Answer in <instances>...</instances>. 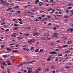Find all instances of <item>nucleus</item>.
<instances>
[{"mask_svg":"<svg viewBox=\"0 0 73 73\" xmlns=\"http://www.w3.org/2000/svg\"><path fill=\"white\" fill-rule=\"evenodd\" d=\"M50 54H57V52L54 51L50 52Z\"/></svg>","mask_w":73,"mask_h":73,"instance_id":"obj_1","label":"nucleus"},{"mask_svg":"<svg viewBox=\"0 0 73 73\" xmlns=\"http://www.w3.org/2000/svg\"><path fill=\"white\" fill-rule=\"evenodd\" d=\"M39 5H40V6H41L44 5V3H43L40 2L39 3Z\"/></svg>","mask_w":73,"mask_h":73,"instance_id":"obj_2","label":"nucleus"},{"mask_svg":"<svg viewBox=\"0 0 73 73\" xmlns=\"http://www.w3.org/2000/svg\"><path fill=\"white\" fill-rule=\"evenodd\" d=\"M68 38V37L66 36H63L62 37V39L63 40H66Z\"/></svg>","mask_w":73,"mask_h":73,"instance_id":"obj_3","label":"nucleus"},{"mask_svg":"<svg viewBox=\"0 0 73 73\" xmlns=\"http://www.w3.org/2000/svg\"><path fill=\"white\" fill-rule=\"evenodd\" d=\"M44 36H49V34L48 33H46L44 35Z\"/></svg>","mask_w":73,"mask_h":73,"instance_id":"obj_4","label":"nucleus"},{"mask_svg":"<svg viewBox=\"0 0 73 73\" xmlns=\"http://www.w3.org/2000/svg\"><path fill=\"white\" fill-rule=\"evenodd\" d=\"M1 3H2V4H6V2H5L3 1V0H1Z\"/></svg>","mask_w":73,"mask_h":73,"instance_id":"obj_5","label":"nucleus"},{"mask_svg":"<svg viewBox=\"0 0 73 73\" xmlns=\"http://www.w3.org/2000/svg\"><path fill=\"white\" fill-rule=\"evenodd\" d=\"M51 2H52V3H56V1L55 0H50Z\"/></svg>","mask_w":73,"mask_h":73,"instance_id":"obj_6","label":"nucleus"},{"mask_svg":"<svg viewBox=\"0 0 73 73\" xmlns=\"http://www.w3.org/2000/svg\"><path fill=\"white\" fill-rule=\"evenodd\" d=\"M23 37L22 36H19L17 37V38L18 39H20V40H21V39H23Z\"/></svg>","mask_w":73,"mask_h":73,"instance_id":"obj_7","label":"nucleus"},{"mask_svg":"<svg viewBox=\"0 0 73 73\" xmlns=\"http://www.w3.org/2000/svg\"><path fill=\"white\" fill-rule=\"evenodd\" d=\"M67 43L69 44H72V41L70 40L69 41H68L67 42Z\"/></svg>","mask_w":73,"mask_h":73,"instance_id":"obj_8","label":"nucleus"},{"mask_svg":"<svg viewBox=\"0 0 73 73\" xmlns=\"http://www.w3.org/2000/svg\"><path fill=\"white\" fill-rule=\"evenodd\" d=\"M34 34H35V35H36V36H40V35H41V34H39L38 33H34Z\"/></svg>","mask_w":73,"mask_h":73,"instance_id":"obj_9","label":"nucleus"},{"mask_svg":"<svg viewBox=\"0 0 73 73\" xmlns=\"http://www.w3.org/2000/svg\"><path fill=\"white\" fill-rule=\"evenodd\" d=\"M31 48L30 49V50H33L35 49L34 47L33 46H31Z\"/></svg>","mask_w":73,"mask_h":73,"instance_id":"obj_10","label":"nucleus"},{"mask_svg":"<svg viewBox=\"0 0 73 73\" xmlns=\"http://www.w3.org/2000/svg\"><path fill=\"white\" fill-rule=\"evenodd\" d=\"M37 70L39 71L40 72V71H41V68L40 67H39L38 68V69Z\"/></svg>","mask_w":73,"mask_h":73,"instance_id":"obj_11","label":"nucleus"},{"mask_svg":"<svg viewBox=\"0 0 73 73\" xmlns=\"http://www.w3.org/2000/svg\"><path fill=\"white\" fill-rule=\"evenodd\" d=\"M39 3V0H36L35 2V4H37Z\"/></svg>","mask_w":73,"mask_h":73,"instance_id":"obj_12","label":"nucleus"},{"mask_svg":"<svg viewBox=\"0 0 73 73\" xmlns=\"http://www.w3.org/2000/svg\"><path fill=\"white\" fill-rule=\"evenodd\" d=\"M65 68L66 69H69V68H70V66H65Z\"/></svg>","mask_w":73,"mask_h":73,"instance_id":"obj_13","label":"nucleus"},{"mask_svg":"<svg viewBox=\"0 0 73 73\" xmlns=\"http://www.w3.org/2000/svg\"><path fill=\"white\" fill-rule=\"evenodd\" d=\"M64 17H65V19H68L69 17L68 16H64Z\"/></svg>","mask_w":73,"mask_h":73,"instance_id":"obj_14","label":"nucleus"},{"mask_svg":"<svg viewBox=\"0 0 73 73\" xmlns=\"http://www.w3.org/2000/svg\"><path fill=\"white\" fill-rule=\"evenodd\" d=\"M38 19L39 20H42V18H41L40 17H38Z\"/></svg>","mask_w":73,"mask_h":73,"instance_id":"obj_15","label":"nucleus"},{"mask_svg":"<svg viewBox=\"0 0 73 73\" xmlns=\"http://www.w3.org/2000/svg\"><path fill=\"white\" fill-rule=\"evenodd\" d=\"M14 29L15 31H17V30H18V28H17V27H15L14 28Z\"/></svg>","mask_w":73,"mask_h":73,"instance_id":"obj_16","label":"nucleus"},{"mask_svg":"<svg viewBox=\"0 0 73 73\" xmlns=\"http://www.w3.org/2000/svg\"><path fill=\"white\" fill-rule=\"evenodd\" d=\"M29 35H30V34L29 33H27L24 34V35H25V36H29Z\"/></svg>","mask_w":73,"mask_h":73,"instance_id":"obj_17","label":"nucleus"},{"mask_svg":"<svg viewBox=\"0 0 73 73\" xmlns=\"http://www.w3.org/2000/svg\"><path fill=\"white\" fill-rule=\"evenodd\" d=\"M63 47L64 48H66V47H68V45H64L63 46Z\"/></svg>","mask_w":73,"mask_h":73,"instance_id":"obj_18","label":"nucleus"},{"mask_svg":"<svg viewBox=\"0 0 73 73\" xmlns=\"http://www.w3.org/2000/svg\"><path fill=\"white\" fill-rule=\"evenodd\" d=\"M51 69H54L55 68V67L54 66H51Z\"/></svg>","mask_w":73,"mask_h":73,"instance_id":"obj_19","label":"nucleus"},{"mask_svg":"<svg viewBox=\"0 0 73 73\" xmlns=\"http://www.w3.org/2000/svg\"><path fill=\"white\" fill-rule=\"evenodd\" d=\"M43 51V49H40L39 52V53H41V52H42Z\"/></svg>","mask_w":73,"mask_h":73,"instance_id":"obj_20","label":"nucleus"},{"mask_svg":"<svg viewBox=\"0 0 73 73\" xmlns=\"http://www.w3.org/2000/svg\"><path fill=\"white\" fill-rule=\"evenodd\" d=\"M62 56V54H58V56H59V57H60V56Z\"/></svg>","mask_w":73,"mask_h":73,"instance_id":"obj_21","label":"nucleus"},{"mask_svg":"<svg viewBox=\"0 0 73 73\" xmlns=\"http://www.w3.org/2000/svg\"><path fill=\"white\" fill-rule=\"evenodd\" d=\"M35 39H31L30 40V41H31V42H34V41H35Z\"/></svg>","mask_w":73,"mask_h":73,"instance_id":"obj_22","label":"nucleus"},{"mask_svg":"<svg viewBox=\"0 0 73 73\" xmlns=\"http://www.w3.org/2000/svg\"><path fill=\"white\" fill-rule=\"evenodd\" d=\"M50 37L46 38V40H50Z\"/></svg>","mask_w":73,"mask_h":73,"instance_id":"obj_23","label":"nucleus"},{"mask_svg":"<svg viewBox=\"0 0 73 73\" xmlns=\"http://www.w3.org/2000/svg\"><path fill=\"white\" fill-rule=\"evenodd\" d=\"M7 63H9L10 62V61H9V60L7 59Z\"/></svg>","mask_w":73,"mask_h":73,"instance_id":"obj_24","label":"nucleus"},{"mask_svg":"<svg viewBox=\"0 0 73 73\" xmlns=\"http://www.w3.org/2000/svg\"><path fill=\"white\" fill-rule=\"evenodd\" d=\"M70 51L69 50H67L65 52V53H69Z\"/></svg>","mask_w":73,"mask_h":73,"instance_id":"obj_25","label":"nucleus"},{"mask_svg":"<svg viewBox=\"0 0 73 73\" xmlns=\"http://www.w3.org/2000/svg\"><path fill=\"white\" fill-rule=\"evenodd\" d=\"M50 60H51V59H50V58H48L47 59V61H50Z\"/></svg>","mask_w":73,"mask_h":73,"instance_id":"obj_26","label":"nucleus"},{"mask_svg":"<svg viewBox=\"0 0 73 73\" xmlns=\"http://www.w3.org/2000/svg\"><path fill=\"white\" fill-rule=\"evenodd\" d=\"M9 29H7L5 31V32H9Z\"/></svg>","mask_w":73,"mask_h":73,"instance_id":"obj_27","label":"nucleus"},{"mask_svg":"<svg viewBox=\"0 0 73 73\" xmlns=\"http://www.w3.org/2000/svg\"><path fill=\"white\" fill-rule=\"evenodd\" d=\"M32 72V71L31 70H29L28 71V73H31Z\"/></svg>","mask_w":73,"mask_h":73,"instance_id":"obj_28","label":"nucleus"},{"mask_svg":"<svg viewBox=\"0 0 73 73\" xmlns=\"http://www.w3.org/2000/svg\"><path fill=\"white\" fill-rule=\"evenodd\" d=\"M10 12H15V11L13 10H10Z\"/></svg>","mask_w":73,"mask_h":73,"instance_id":"obj_29","label":"nucleus"},{"mask_svg":"<svg viewBox=\"0 0 73 73\" xmlns=\"http://www.w3.org/2000/svg\"><path fill=\"white\" fill-rule=\"evenodd\" d=\"M39 71L37 70H36L35 71V73H38Z\"/></svg>","mask_w":73,"mask_h":73,"instance_id":"obj_30","label":"nucleus"},{"mask_svg":"<svg viewBox=\"0 0 73 73\" xmlns=\"http://www.w3.org/2000/svg\"><path fill=\"white\" fill-rule=\"evenodd\" d=\"M13 35H17V33H13Z\"/></svg>","mask_w":73,"mask_h":73,"instance_id":"obj_31","label":"nucleus"},{"mask_svg":"<svg viewBox=\"0 0 73 73\" xmlns=\"http://www.w3.org/2000/svg\"><path fill=\"white\" fill-rule=\"evenodd\" d=\"M27 69L29 70H32V68H27Z\"/></svg>","mask_w":73,"mask_h":73,"instance_id":"obj_32","label":"nucleus"},{"mask_svg":"<svg viewBox=\"0 0 73 73\" xmlns=\"http://www.w3.org/2000/svg\"><path fill=\"white\" fill-rule=\"evenodd\" d=\"M49 69H48V68H46L44 70H45V71H46V72H47V71H49Z\"/></svg>","mask_w":73,"mask_h":73,"instance_id":"obj_33","label":"nucleus"},{"mask_svg":"<svg viewBox=\"0 0 73 73\" xmlns=\"http://www.w3.org/2000/svg\"><path fill=\"white\" fill-rule=\"evenodd\" d=\"M73 28H70V32H73Z\"/></svg>","mask_w":73,"mask_h":73,"instance_id":"obj_34","label":"nucleus"},{"mask_svg":"<svg viewBox=\"0 0 73 73\" xmlns=\"http://www.w3.org/2000/svg\"><path fill=\"white\" fill-rule=\"evenodd\" d=\"M39 50L38 49H37L35 50V52H36L37 53V52H38V51Z\"/></svg>","mask_w":73,"mask_h":73,"instance_id":"obj_35","label":"nucleus"},{"mask_svg":"<svg viewBox=\"0 0 73 73\" xmlns=\"http://www.w3.org/2000/svg\"><path fill=\"white\" fill-rule=\"evenodd\" d=\"M14 57H15V56H11L10 57V58L11 59H12V58H14Z\"/></svg>","mask_w":73,"mask_h":73,"instance_id":"obj_36","label":"nucleus"},{"mask_svg":"<svg viewBox=\"0 0 73 73\" xmlns=\"http://www.w3.org/2000/svg\"><path fill=\"white\" fill-rule=\"evenodd\" d=\"M68 9H72V7L69 6L68 7Z\"/></svg>","mask_w":73,"mask_h":73,"instance_id":"obj_37","label":"nucleus"},{"mask_svg":"<svg viewBox=\"0 0 73 73\" xmlns=\"http://www.w3.org/2000/svg\"><path fill=\"white\" fill-rule=\"evenodd\" d=\"M11 37H16V35H11Z\"/></svg>","mask_w":73,"mask_h":73,"instance_id":"obj_38","label":"nucleus"},{"mask_svg":"<svg viewBox=\"0 0 73 73\" xmlns=\"http://www.w3.org/2000/svg\"><path fill=\"white\" fill-rule=\"evenodd\" d=\"M57 35H58V34L57 33H54V36H56Z\"/></svg>","mask_w":73,"mask_h":73,"instance_id":"obj_39","label":"nucleus"},{"mask_svg":"<svg viewBox=\"0 0 73 73\" xmlns=\"http://www.w3.org/2000/svg\"><path fill=\"white\" fill-rule=\"evenodd\" d=\"M14 26H18V24H16L15 23L14 24Z\"/></svg>","mask_w":73,"mask_h":73,"instance_id":"obj_40","label":"nucleus"},{"mask_svg":"<svg viewBox=\"0 0 73 73\" xmlns=\"http://www.w3.org/2000/svg\"><path fill=\"white\" fill-rule=\"evenodd\" d=\"M64 67H62L60 69V70H64Z\"/></svg>","mask_w":73,"mask_h":73,"instance_id":"obj_41","label":"nucleus"},{"mask_svg":"<svg viewBox=\"0 0 73 73\" xmlns=\"http://www.w3.org/2000/svg\"><path fill=\"white\" fill-rule=\"evenodd\" d=\"M23 65V64L21 63L20 64L18 65V66H22V65Z\"/></svg>","mask_w":73,"mask_h":73,"instance_id":"obj_42","label":"nucleus"},{"mask_svg":"<svg viewBox=\"0 0 73 73\" xmlns=\"http://www.w3.org/2000/svg\"><path fill=\"white\" fill-rule=\"evenodd\" d=\"M24 15H28V14L27 13H24Z\"/></svg>","mask_w":73,"mask_h":73,"instance_id":"obj_43","label":"nucleus"},{"mask_svg":"<svg viewBox=\"0 0 73 73\" xmlns=\"http://www.w3.org/2000/svg\"><path fill=\"white\" fill-rule=\"evenodd\" d=\"M58 60V58H56L55 59V61H57Z\"/></svg>","mask_w":73,"mask_h":73,"instance_id":"obj_44","label":"nucleus"},{"mask_svg":"<svg viewBox=\"0 0 73 73\" xmlns=\"http://www.w3.org/2000/svg\"><path fill=\"white\" fill-rule=\"evenodd\" d=\"M4 47V45H3L1 46V47L2 48H3Z\"/></svg>","mask_w":73,"mask_h":73,"instance_id":"obj_45","label":"nucleus"},{"mask_svg":"<svg viewBox=\"0 0 73 73\" xmlns=\"http://www.w3.org/2000/svg\"><path fill=\"white\" fill-rule=\"evenodd\" d=\"M52 36L54 37H58V36L54 35V36Z\"/></svg>","mask_w":73,"mask_h":73,"instance_id":"obj_46","label":"nucleus"},{"mask_svg":"<svg viewBox=\"0 0 73 73\" xmlns=\"http://www.w3.org/2000/svg\"><path fill=\"white\" fill-rule=\"evenodd\" d=\"M19 7H20V6H18L15 7L14 8H19Z\"/></svg>","mask_w":73,"mask_h":73,"instance_id":"obj_47","label":"nucleus"},{"mask_svg":"<svg viewBox=\"0 0 73 73\" xmlns=\"http://www.w3.org/2000/svg\"><path fill=\"white\" fill-rule=\"evenodd\" d=\"M69 5L71 6L72 5H73V4H72V3H69Z\"/></svg>","mask_w":73,"mask_h":73,"instance_id":"obj_48","label":"nucleus"},{"mask_svg":"<svg viewBox=\"0 0 73 73\" xmlns=\"http://www.w3.org/2000/svg\"><path fill=\"white\" fill-rule=\"evenodd\" d=\"M53 29H54V30H56V29H57V28L54 27H53Z\"/></svg>","mask_w":73,"mask_h":73,"instance_id":"obj_49","label":"nucleus"},{"mask_svg":"<svg viewBox=\"0 0 73 73\" xmlns=\"http://www.w3.org/2000/svg\"><path fill=\"white\" fill-rule=\"evenodd\" d=\"M6 62L5 61L4 62H3L2 63L3 65H4V64H5Z\"/></svg>","mask_w":73,"mask_h":73,"instance_id":"obj_50","label":"nucleus"},{"mask_svg":"<svg viewBox=\"0 0 73 73\" xmlns=\"http://www.w3.org/2000/svg\"><path fill=\"white\" fill-rule=\"evenodd\" d=\"M66 12H67V13H69V11L68 10H66Z\"/></svg>","mask_w":73,"mask_h":73,"instance_id":"obj_51","label":"nucleus"},{"mask_svg":"<svg viewBox=\"0 0 73 73\" xmlns=\"http://www.w3.org/2000/svg\"><path fill=\"white\" fill-rule=\"evenodd\" d=\"M1 68L2 69H4V66H1Z\"/></svg>","mask_w":73,"mask_h":73,"instance_id":"obj_52","label":"nucleus"},{"mask_svg":"<svg viewBox=\"0 0 73 73\" xmlns=\"http://www.w3.org/2000/svg\"><path fill=\"white\" fill-rule=\"evenodd\" d=\"M17 12H18V13H21V11H20L18 10L17 11Z\"/></svg>","mask_w":73,"mask_h":73,"instance_id":"obj_53","label":"nucleus"},{"mask_svg":"<svg viewBox=\"0 0 73 73\" xmlns=\"http://www.w3.org/2000/svg\"><path fill=\"white\" fill-rule=\"evenodd\" d=\"M50 44L51 45H55V44L54 43H51Z\"/></svg>","mask_w":73,"mask_h":73,"instance_id":"obj_54","label":"nucleus"},{"mask_svg":"<svg viewBox=\"0 0 73 73\" xmlns=\"http://www.w3.org/2000/svg\"><path fill=\"white\" fill-rule=\"evenodd\" d=\"M55 14L56 15H58V12H56L55 13Z\"/></svg>","mask_w":73,"mask_h":73,"instance_id":"obj_55","label":"nucleus"},{"mask_svg":"<svg viewBox=\"0 0 73 73\" xmlns=\"http://www.w3.org/2000/svg\"><path fill=\"white\" fill-rule=\"evenodd\" d=\"M64 57H68V54H66L64 56Z\"/></svg>","mask_w":73,"mask_h":73,"instance_id":"obj_56","label":"nucleus"},{"mask_svg":"<svg viewBox=\"0 0 73 73\" xmlns=\"http://www.w3.org/2000/svg\"><path fill=\"white\" fill-rule=\"evenodd\" d=\"M14 46H12V47H11V48L13 49H14Z\"/></svg>","mask_w":73,"mask_h":73,"instance_id":"obj_57","label":"nucleus"},{"mask_svg":"<svg viewBox=\"0 0 73 73\" xmlns=\"http://www.w3.org/2000/svg\"><path fill=\"white\" fill-rule=\"evenodd\" d=\"M31 12H35V10H31Z\"/></svg>","mask_w":73,"mask_h":73,"instance_id":"obj_58","label":"nucleus"},{"mask_svg":"<svg viewBox=\"0 0 73 73\" xmlns=\"http://www.w3.org/2000/svg\"><path fill=\"white\" fill-rule=\"evenodd\" d=\"M23 23V22H21V21H20L19 22V23H20V24H23V23Z\"/></svg>","mask_w":73,"mask_h":73,"instance_id":"obj_59","label":"nucleus"},{"mask_svg":"<svg viewBox=\"0 0 73 73\" xmlns=\"http://www.w3.org/2000/svg\"><path fill=\"white\" fill-rule=\"evenodd\" d=\"M7 65H11V63H8Z\"/></svg>","mask_w":73,"mask_h":73,"instance_id":"obj_60","label":"nucleus"},{"mask_svg":"<svg viewBox=\"0 0 73 73\" xmlns=\"http://www.w3.org/2000/svg\"><path fill=\"white\" fill-rule=\"evenodd\" d=\"M5 24V22L2 23H1V25H4V24Z\"/></svg>","mask_w":73,"mask_h":73,"instance_id":"obj_61","label":"nucleus"},{"mask_svg":"<svg viewBox=\"0 0 73 73\" xmlns=\"http://www.w3.org/2000/svg\"><path fill=\"white\" fill-rule=\"evenodd\" d=\"M9 5V3H6V5L7 6H8V5Z\"/></svg>","mask_w":73,"mask_h":73,"instance_id":"obj_62","label":"nucleus"},{"mask_svg":"<svg viewBox=\"0 0 73 73\" xmlns=\"http://www.w3.org/2000/svg\"><path fill=\"white\" fill-rule=\"evenodd\" d=\"M44 12V11H40V13H42V12Z\"/></svg>","mask_w":73,"mask_h":73,"instance_id":"obj_63","label":"nucleus"},{"mask_svg":"<svg viewBox=\"0 0 73 73\" xmlns=\"http://www.w3.org/2000/svg\"><path fill=\"white\" fill-rule=\"evenodd\" d=\"M39 21V20L38 19H36L35 20V21L37 22V21Z\"/></svg>","mask_w":73,"mask_h":73,"instance_id":"obj_64","label":"nucleus"}]
</instances>
